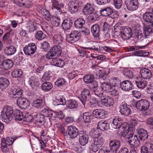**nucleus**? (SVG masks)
Returning a JSON list of instances; mask_svg holds the SVG:
<instances>
[{"label": "nucleus", "instance_id": "1", "mask_svg": "<svg viewBox=\"0 0 153 153\" xmlns=\"http://www.w3.org/2000/svg\"><path fill=\"white\" fill-rule=\"evenodd\" d=\"M22 94V91L21 89L12 88L10 93L11 97L13 98H18L17 103L19 106L22 108L25 109L28 106L29 102L27 99L21 97Z\"/></svg>", "mask_w": 153, "mask_h": 153}, {"label": "nucleus", "instance_id": "2", "mask_svg": "<svg viewBox=\"0 0 153 153\" xmlns=\"http://www.w3.org/2000/svg\"><path fill=\"white\" fill-rule=\"evenodd\" d=\"M13 109L10 106L6 105L4 107L2 112L1 116L4 121L9 123L11 120L13 115Z\"/></svg>", "mask_w": 153, "mask_h": 153}, {"label": "nucleus", "instance_id": "3", "mask_svg": "<svg viewBox=\"0 0 153 153\" xmlns=\"http://www.w3.org/2000/svg\"><path fill=\"white\" fill-rule=\"evenodd\" d=\"M102 90L109 93L112 96H115L119 94L118 91L114 88L109 82H103L101 84Z\"/></svg>", "mask_w": 153, "mask_h": 153}, {"label": "nucleus", "instance_id": "4", "mask_svg": "<svg viewBox=\"0 0 153 153\" xmlns=\"http://www.w3.org/2000/svg\"><path fill=\"white\" fill-rule=\"evenodd\" d=\"M61 53L60 47L59 45H56L52 47L50 51L46 55L47 59H53L54 57H57L60 55Z\"/></svg>", "mask_w": 153, "mask_h": 153}, {"label": "nucleus", "instance_id": "5", "mask_svg": "<svg viewBox=\"0 0 153 153\" xmlns=\"http://www.w3.org/2000/svg\"><path fill=\"white\" fill-rule=\"evenodd\" d=\"M68 9L71 14L76 13L78 11L79 2L78 0H71L68 4Z\"/></svg>", "mask_w": 153, "mask_h": 153}, {"label": "nucleus", "instance_id": "6", "mask_svg": "<svg viewBox=\"0 0 153 153\" xmlns=\"http://www.w3.org/2000/svg\"><path fill=\"white\" fill-rule=\"evenodd\" d=\"M80 33L77 30H73L67 35L66 39L68 42L72 43L77 41L80 38Z\"/></svg>", "mask_w": 153, "mask_h": 153}, {"label": "nucleus", "instance_id": "7", "mask_svg": "<svg viewBox=\"0 0 153 153\" xmlns=\"http://www.w3.org/2000/svg\"><path fill=\"white\" fill-rule=\"evenodd\" d=\"M125 4L127 9L130 11H134L139 7L138 0H125Z\"/></svg>", "mask_w": 153, "mask_h": 153}, {"label": "nucleus", "instance_id": "8", "mask_svg": "<svg viewBox=\"0 0 153 153\" xmlns=\"http://www.w3.org/2000/svg\"><path fill=\"white\" fill-rule=\"evenodd\" d=\"M104 142L103 138H100L99 140L95 139L93 140L90 147V149L93 152H96L100 148L101 145Z\"/></svg>", "mask_w": 153, "mask_h": 153}, {"label": "nucleus", "instance_id": "9", "mask_svg": "<svg viewBox=\"0 0 153 153\" xmlns=\"http://www.w3.org/2000/svg\"><path fill=\"white\" fill-rule=\"evenodd\" d=\"M150 103L148 101L145 100H141L136 102L135 107L140 111H143L148 109Z\"/></svg>", "mask_w": 153, "mask_h": 153}, {"label": "nucleus", "instance_id": "10", "mask_svg": "<svg viewBox=\"0 0 153 153\" xmlns=\"http://www.w3.org/2000/svg\"><path fill=\"white\" fill-rule=\"evenodd\" d=\"M120 127L122 128L123 129L121 135L122 137L124 138L129 139L133 136V134L129 132V125L126 122H124L122 123Z\"/></svg>", "mask_w": 153, "mask_h": 153}, {"label": "nucleus", "instance_id": "11", "mask_svg": "<svg viewBox=\"0 0 153 153\" xmlns=\"http://www.w3.org/2000/svg\"><path fill=\"white\" fill-rule=\"evenodd\" d=\"M36 47L34 43L29 44L24 48L23 51L25 55H30L34 53L36 50Z\"/></svg>", "mask_w": 153, "mask_h": 153}, {"label": "nucleus", "instance_id": "12", "mask_svg": "<svg viewBox=\"0 0 153 153\" xmlns=\"http://www.w3.org/2000/svg\"><path fill=\"white\" fill-rule=\"evenodd\" d=\"M120 111L122 115L126 116L131 114V111L129 106L126 103L123 102L119 106Z\"/></svg>", "mask_w": 153, "mask_h": 153}, {"label": "nucleus", "instance_id": "13", "mask_svg": "<svg viewBox=\"0 0 153 153\" xmlns=\"http://www.w3.org/2000/svg\"><path fill=\"white\" fill-rule=\"evenodd\" d=\"M121 33V37L124 40L129 39L133 34L131 29L128 27H124Z\"/></svg>", "mask_w": 153, "mask_h": 153}, {"label": "nucleus", "instance_id": "14", "mask_svg": "<svg viewBox=\"0 0 153 153\" xmlns=\"http://www.w3.org/2000/svg\"><path fill=\"white\" fill-rule=\"evenodd\" d=\"M101 102L103 105L107 107L112 106L114 103L113 99L108 96H103L101 99Z\"/></svg>", "mask_w": 153, "mask_h": 153}, {"label": "nucleus", "instance_id": "15", "mask_svg": "<svg viewBox=\"0 0 153 153\" xmlns=\"http://www.w3.org/2000/svg\"><path fill=\"white\" fill-rule=\"evenodd\" d=\"M68 134L70 138L73 139L76 137L79 134V130L75 126H70L68 128Z\"/></svg>", "mask_w": 153, "mask_h": 153}, {"label": "nucleus", "instance_id": "16", "mask_svg": "<svg viewBox=\"0 0 153 153\" xmlns=\"http://www.w3.org/2000/svg\"><path fill=\"white\" fill-rule=\"evenodd\" d=\"M140 74L142 78L145 79H149L152 76L151 71L146 68H142L140 70Z\"/></svg>", "mask_w": 153, "mask_h": 153}, {"label": "nucleus", "instance_id": "17", "mask_svg": "<svg viewBox=\"0 0 153 153\" xmlns=\"http://www.w3.org/2000/svg\"><path fill=\"white\" fill-rule=\"evenodd\" d=\"M92 113L96 118L103 119L106 117L107 112L102 109H97L94 110Z\"/></svg>", "mask_w": 153, "mask_h": 153}, {"label": "nucleus", "instance_id": "18", "mask_svg": "<svg viewBox=\"0 0 153 153\" xmlns=\"http://www.w3.org/2000/svg\"><path fill=\"white\" fill-rule=\"evenodd\" d=\"M28 84L32 89H35L40 84L39 80L35 76H31L29 79Z\"/></svg>", "mask_w": 153, "mask_h": 153}, {"label": "nucleus", "instance_id": "19", "mask_svg": "<svg viewBox=\"0 0 153 153\" xmlns=\"http://www.w3.org/2000/svg\"><path fill=\"white\" fill-rule=\"evenodd\" d=\"M98 101L97 99L94 97L91 98L89 100H86L84 102V103H82L84 107L88 106L92 107L96 106L98 104Z\"/></svg>", "mask_w": 153, "mask_h": 153}, {"label": "nucleus", "instance_id": "20", "mask_svg": "<svg viewBox=\"0 0 153 153\" xmlns=\"http://www.w3.org/2000/svg\"><path fill=\"white\" fill-rule=\"evenodd\" d=\"M143 19L146 22L153 27V13L152 12H146L143 14Z\"/></svg>", "mask_w": 153, "mask_h": 153}, {"label": "nucleus", "instance_id": "21", "mask_svg": "<svg viewBox=\"0 0 153 153\" xmlns=\"http://www.w3.org/2000/svg\"><path fill=\"white\" fill-rule=\"evenodd\" d=\"M13 65V62L10 59H6L4 60L0 65L1 68L4 70H7L11 68Z\"/></svg>", "mask_w": 153, "mask_h": 153}, {"label": "nucleus", "instance_id": "22", "mask_svg": "<svg viewBox=\"0 0 153 153\" xmlns=\"http://www.w3.org/2000/svg\"><path fill=\"white\" fill-rule=\"evenodd\" d=\"M121 88L125 91H128L132 89V85L130 81L128 80H125L120 84Z\"/></svg>", "mask_w": 153, "mask_h": 153}, {"label": "nucleus", "instance_id": "23", "mask_svg": "<svg viewBox=\"0 0 153 153\" xmlns=\"http://www.w3.org/2000/svg\"><path fill=\"white\" fill-rule=\"evenodd\" d=\"M120 141L118 140H113L109 142V146L111 150L116 152L120 148Z\"/></svg>", "mask_w": 153, "mask_h": 153}, {"label": "nucleus", "instance_id": "24", "mask_svg": "<svg viewBox=\"0 0 153 153\" xmlns=\"http://www.w3.org/2000/svg\"><path fill=\"white\" fill-rule=\"evenodd\" d=\"M34 116L33 117V121L36 125H38L40 127V126L43 125L45 121V117L44 115L41 114H38L36 116Z\"/></svg>", "mask_w": 153, "mask_h": 153}, {"label": "nucleus", "instance_id": "25", "mask_svg": "<svg viewBox=\"0 0 153 153\" xmlns=\"http://www.w3.org/2000/svg\"><path fill=\"white\" fill-rule=\"evenodd\" d=\"M136 131L139 135V137L141 141L144 140L148 138V133L146 130L140 128L137 129Z\"/></svg>", "mask_w": 153, "mask_h": 153}, {"label": "nucleus", "instance_id": "26", "mask_svg": "<svg viewBox=\"0 0 153 153\" xmlns=\"http://www.w3.org/2000/svg\"><path fill=\"white\" fill-rule=\"evenodd\" d=\"M88 137L84 133L79 134V141L81 145L84 146L88 143Z\"/></svg>", "mask_w": 153, "mask_h": 153}, {"label": "nucleus", "instance_id": "27", "mask_svg": "<svg viewBox=\"0 0 153 153\" xmlns=\"http://www.w3.org/2000/svg\"><path fill=\"white\" fill-rule=\"evenodd\" d=\"M124 139L126 141L128 142L130 144L135 146H138L140 144L139 140L136 135H134V137L133 135V136L129 139L124 138Z\"/></svg>", "mask_w": 153, "mask_h": 153}, {"label": "nucleus", "instance_id": "28", "mask_svg": "<svg viewBox=\"0 0 153 153\" xmlns=\"http://www.w3.org/2000/svg\"><path fill=\"white\" fill-rule=\"evenodd\" d=\"M91 31L95 37H99L100 35V26L97 24L94 25L91 27Z\"/></svg>", "mask_w": 153, "mask_h": 153}, {"label": "nucleus", "instance_id": "29", "mask_svg": "<svg viewBox=\"0 0 153 153\" xmlns=\"http://www.w3.org/2000/svg\"><path fill=\"white\" fill-rule=\"evenodd\" d=\"M73 24L72 20L70 18L65 19L62 24V28L64 30L69 29L71 27Z\"/></svg>", "mask_w": 153, "mask_h": 153}, {"label": "nucleus", "instance_id": "30", "mask_svg": "<svg viewBox=\"0 0 153 153\" xmlns=\"http://www.w3.org/2000/svg\"><path fill=\"white\" fill-rule=\"evenodd\" d=\"M94 11V9L92 5L88 3L85 5L82 12L85 15H88L92 14Z\"/></svg>", "mask_w": 153, "mask_h": 153}, {"label": "nucleus", "instance_id": "31", "mask_svg": "<svg viewBox=\"0 0 153 153\" xmlns=\"http://www.w3.org/2000/svg\"><path fill=\"white\" fill-rule=\"evenodd\" d=\"M4 53L7 56H10L15 53L16 51V48L14 46L10 45L6 47L4 50Z\"/></svg>", "mask_w": 153, "mask_h": 153}, {"label": "nucleus", "instance_id": "32", "mask_svg": "<svg viewBox=\"0 0 153 153\" xmlns=\"http://www.w3.org/2000/svg\"><path fill=\"white\" fill-rule=\"evenodd\" d=\"M137 86L140 89H144L147 85L146 81L140 78L137 79L135 81Z\"/></svg>", "mask_w": 153, "mask_h": 153}, {"label": "nucleus", "instance_id": "33", "mask_svg": "<svg viewBox=\"0 0 153 153\" xmlns=\"http://www.w3.org/2000/svg\"><path fill=\"white\" fill-rule=\"evenodd\" d=\"M122 120L120 117H116L113 120L112 124V127L115 129L120 128L122 124Z\"/></svg>", "mask_w": 153, "mask_h": 153}, {"label": "nucleus", "instance_id": "34", "mask_svg": "<svg viewBox=\"0 0 153 153\" xmlns=\"http://www.w3.org/2000/svg\"><path fill=\"white\" fill-rule=\"evenodd\" d=\"M96 86H92L91 89L95 93V95L99 97H102L103 95V91L102 88H98L97 86V84L95 83Z\"/></svg>", "mask_w": 153, "mask_h": 153}, {"label": "nucleus", "instance_id": "35", "mask_svg": "<svg viewBox=\"0 0 153 153\" xmlns=\"http://www.w3.org/2000/svg\"><path fill=\"white\" fill-rule=\"evenodd\" d=\"M32 105L35 108H39L43 107L45 105V104L42 99H37L33 101Z\"/></svg>", "mask_w": 153, "mask_h": 153}, {"label": "nucleus", "instance_id": "36", "mask_svg": "<svg viewBox=\"0 0 153 153\" xmlns=\"http://www.w3.org/2000/svg\"><path fill=\"white\" fill-rule=\"evenodd\" d=\"M89 91L86 88L84 89L81 92V97L80 100L82 103H84V102L87 99V96L89 95Z\"/></svg>", "mask_w": 153, "mask_h": 153}, {"label": "nucleus", "instance_id": "37", "mask_svg": "<svg viewBox=\"0 0 153 153\" xmlns=\"http://www.w3.org/2000/svg\"><path fill=\"white\" fill-rule=\"evenodd\" d=\"M10 84L9 81L6 78H0V89L3 90L6 89Z\"/></svg>", "mask_w": 153, "mask_h": 153}, {"label": "nucleus", "instance_id": "38", "mask_svg": "<svg viewBox=\"0 0 153 153\" xmlns=\"http://www.w3.org/2000/svg\"><path fill=\"white\" fill-rule=\"evenodd\" d=\"M102 16H107L111 15L113 13V10L112 8L110 7H107L102 9L100 11Z\"/></svg>", "mask_w": 153, "mask_h": 153}, {"label": "nucleus", "instance_id": "39", "mask_svg": "<svg viewBox=\"0 0 153 153\" xmlns=\"http://www.w3.org/2000/svg\"><path fill=\"white\" fill-rule=\"evenodd\" d=\"M54 57L52 61V63L54 65L59 67H62L64 65L63 60Z\"/></svg>", "mask_w": 153, "mask_h": 153}, {"label": "nucleus", "instance_id": "40", "mask_svg": "<svg viewBox=\"0 0 153 153\" xmlns=\"http://www.w3.org/2000/svg\"><path fill=\"white\" fill-rule=\"evenodd\" d=\"M52 9H55L56 10L60 11L61 8L64 7L63 3H59L58 0H52Z\"/></svg>", "mask_w": 153, "mask_h": 153}, {"label": "nucleus", "instance_id": "41", "mask_svg": "<svg viewBox=\"0 0 153 153\" xmlns=\"http://www.w3.org/2000/svg\"><path fill=\"white\" fill-rule=\"evenodd\" d=\"M108 127V125L106 121H101L99 122L97 124V127L102 131L107 130Z\"/></svg>", "mask_w": 153, "mask_h": 153}, {"label": "nucleus", "instance_id": "42", "mask_svg": "<svg viewBox=\"0 0 153 153\" xmlns=\"http://www.w3.org/2000/svg\"><path fill=\"white\" fill-rule=\"evenodd\" d=\"M85 23V21L83 19L79 18L75 21L74 25L76 28L78 29L82 28Z\"/></svg>", "mask_w": 153, "mask_h": 153}, {"label": "nucleus", "instance_id": "43", "mask_svg": "<svg viewBox=\"0 0 153 153\" xmlns=\"http://www.w3.org/2000/svg\"><path fill=\"white\" fill-rule=\"evenodd\" d=\"M91 113L89 112L84 113L83 116V119L85 123H88L90 122L92 118Z\"/></svg>", "mask_w": 153, "mask_h": 153}, {"label": "nucleus", "instance_id": "44", "mask_svg": "<svg viewBox=\"0 0 153 153\" xmlns=\"http://www.w3.org/2000/svg\"><path fill=\"white\" fill-rule=\"evenodd\" d=\"M78 106L77 102L74 100H68L67 102V107L70 109L76 108Z\"/></svg>", "mask_w": 153, "mask_h": 153}, {"label": "nucleus", "instance_id": "45", "mask_svg": "<svg viewBox=\"0 0 153 153\" xmlns=\"http://www.w3.org/2000/svg\"><path fill=\"white\" fill-rule=\"evenodd\" d=\"M90 134L93 137V140H94L95 139H98L99 140L100 138H103L100 132L97 129L92 131L90 133Z\"/></svg>", "mask_w": 153, "mask_h": 153}, {"label": "nucleus", "instance_id": "46", "mask_svg": "<svg viewBox=\"0 0 153 153\" xmlns=\"http://www.w3.org/2000/svg\"><path fill=\"white\" fill-rule=\"evenodd\" d=\"M53 87L52 84L49 82H45L42 85V89L44 91H50Z\"/></svg>", "mask_w": 153, "mask_h": 153}, {"label": "nucleus", "instance_id": "47", "mask_svg": "<svg viewBox=\"0 0 153 153\" xmlns=\"http://www.w3.org/2000/svg\"><path fill=\"white\" fill-rule=\"evenodd\" d=\"M35 36L36 38L39 40L43 39L46 36L45 34L41 30L37 31Z\"/></svg>", "mask_w": 153, "mask_h": 153}, {"label": "nucleus", "instance_id": "48", "mask_svg": "<svg viewBox=\"0 0 153 153\" xmlns=\"http://www.w3.org/2000/svg\"><path fill=\"white\" fill-rule=\"evenodd\" d=\"M63 40V37L61 35H55L53 37V42L57 44H61Z\"/></svg>", "mask_w": 153, "mask_h": 153}, {"label": "nucleus", "instance_id": "49", "mask_svg": "<svg viewBox=\"0 0 153 153\" xmlns=\"http://www.w3.org/2000/svg\"><path fill=\"white\" fill-rule=\"evenodd\" d=\"M109 82L112 86H113L114 88H115L119 84H120V83L119 79L116 77L112 78L110 80Z\"/></svg>", "mask_w": 153, "mask_h": 153}, {"label": "nucleus", "instance_id": "50", "mask_svg": "<svg viewBox=\"0 0 153 153\" xmlns=\"http://www.w3.org/2000/svg\"><path fill=\"white\" fill-rule=\"evenodd\" d=\"M41 7L42 8L40 10V12L41 13L42 15L45 17V18L47 20H49L50 19H51L50 18V14L49 12L45 9L42 7Z\"/></svg>", "mask_w": 153, "mask_h": 153}, {"label": "nucleus", "instance_id": "51", "mask_svg": "<svg viewBox=\"0 0 153 153\" xmlns=\"http://www.w3.org/2000/svg\"><path fill=\"white\" fill-rule=\"evenodd\" d=\"M11 74L13 77L17 78L20 76L22 73L20 70L17 69H14L12 72Z\"/></svg>", "mask_w": 153, "mask_h": 153}, {"label": "nucleus", "instance_id": "52", "mask_svg": "<svg viewBox=\"0 0 153 153\" xmlns=\"http://www.w3.org/2000/svg\"><path fill=\"white\" fill-rule=\"evenodd\" d=\"M4 41L8 44H10L11 42V38L10 36V32L6 33L3 37Z\"/></svg>", "mask_w": 153, "mask_h": 153}, {"label": "nucleus", "instance_id": "53", "mask_svg": "<svg viewBox=\"0 0 153 153\" xmlns=\"http://www.w3.org/2000/svg\"><path fill=\"white\" fill-rule=\"evenodd\" d=\"M94 79V77L92 76L87 75L84 77L83 80L85 83H91L93 82Z\"/></svg>", "mask_w": 153, "mask_h": 153}, {"label": "nucleus", "instance_id": "54", "mask_svg": "<svg viewBox=\"0 0 153 153\" xmlns=\"http://www.w3.org/2000/svg\"><path fill=\"white\" fill-rule=\"evenodd\" d=\"M1 145L2 151L4 152H7L8 150V149L7 147L8 145L5 143V139L4 138H3L1 139Z\"/></svg>", "mask_w": 153, "mask_h": 153}, {"label": "nucleus", "instance_id": "55", "mask_svg": "<svg viewBox=\"0 0 153 153\" xmlns=\"http://www.w3.org/2000/svg\"><path fill=\"white\" fill-rule=\"evenodd\" d=\"M52 24L54 26L57 27L60 24V19L59 18L54 16L52 18Z\"/></svg>", "mask_w": 153, "mask_h": 153}, {"label": "nucleus", "instance_id": "56", "mask_svg": "<svg viewBox=\"0 0 153 153\" xmlns=\"http://www.w3.org/2000/svg\"><path fill=\"white\" fill-rule=\"evenodd\" d=\"M79 74V72L77 71H73L68 74V77L70 79H72Z\"/></svg>", "mask_w": 153, "mask_h": 153}, {"label": "nucleus", "instance_id": "57", "mask_svg": "<svg viewBox=\"0 0 153 153\" xmlns=\"http://www.w3.org/2000/svg\"><path fill=\"white\" fill-rule=\"evenodd\" d=\"M143 30L146 37L147 36H150L152 32L151 28L149 26H146L144 27Z\"/></svg>", "mask_w": 153, "mask_h": 153}, {"label": "nucleus", "instance_id": "58", "mask_svg": "<svg viewBox=\"0 0 153 153\" xmlns=\"http://www.w3.org/2000/svg\"><path fill=\"white\" fill-rule=\"evenodd\" d=\"M65 81L63 78H61L58 79L55 82V84L56 86L59 87L62 86L65 84Z\"/></svg>", "mask_w": 153, "mask_h": 153}, {"label": "nucleus", "instance_id": "59", "mask_svg": "<svg viewBox=\"0 0 153 153\" xmlns=\"http://www.w3.org/2000/svg\"><path fill=\"white\" fill-rule=\"evenodd\" d=\"M136 34L137 36L138 39L139 40H141L143 38H146L143 30L142 31L140 30L138 31L137 32Z\"/></svg>", "mask_w": 153, "mask_h": 153}, {"label": "nucleus", "instance_id": "60", "mask_svg": "<svg viewBox=\"0 0 153 153\" xmlns=\"http://www.w3.org/2000/svg\"><path fill=\"white\" fill-rule=\"evenodd\" d=\"M124 75L127 78L132 79L134 77V73L131 71L126 70L124 71Z\"/></svg>", "mask_w": 153, "mask_h": 153}, {"label": "nucleus", "instance_id": "61", "mask_svg": "<svg viewBox=\"0 0 153 153\" xmlns=\"http://www.w3.org/2000/svg\"><path fill=\"white\" fill-rule=\"evenodd\" d=\"M114 5L117 9H120L122 6V0H113Z\"/></svg>", "mask_w": 153, "mask_h": 153}, {"label": "nucleus", "instance_id": "62", "mask_svg": "<svg viewBox=\"0 0 153 153\" xmlns=\"http://www.w3.org/2000/svg\"><path fill=\"white\" fill-rule=\"evenodd\" d=\"M144 146L150 153H153V144L150 143H147Z\"/></svg>", "mask_w": 153, "mask_h": 153}, {"label": "nucleus", "instance_id": "63", "mask_svg": "<svg viewBox=\"0 0 153 153\" xmlns=\"http://www.w3.org/2000/svg\"><path fill=\"white\" fill-rule=\"evenodd\" d=\"M43 114L44 115V117H49L51 113H52V110L49 109H45L42 111Z\"/></svg>", "mask_w": 153, "mask_h": 153}, {"label": "nucleus", "instance_id": "64", "mask_svg": "<svg viewBox=\"0 0 153 153\" xmlns=\"http://www.w3.org/2000/svg\"><path fill=\"white\" fill-rule=\"evenodd\" d=\"M23 6H25V7L29 8L31 7L32 3L31 1L29 0H24Z\"/></svg>", "mask_w": 153, "mask_h": 153}]
</instances>
